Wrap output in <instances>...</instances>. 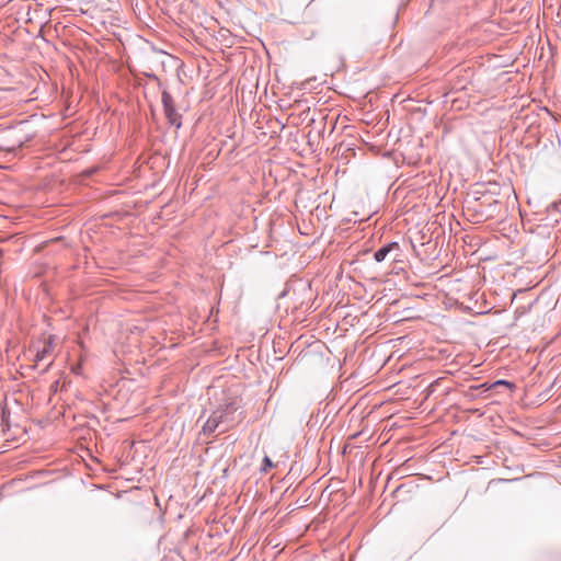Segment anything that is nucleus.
I'll list each match as a JSON object with an SVG mask.
<instances>
[{"label": "nucleus", "mask_w": 561, "mask_h": 561, "mask_svg": "<svg viewBox=\"0 0 561 561\" xmlns=\"http://www.w3.org/2000/svg\"><path fill=\"white\" fill-rule=\"evenodd\" d=\"M400 247L399 243L396 241L388 242L380 247L375 253L374 259L376 262L380 263L383 262L389 253L392 251H399Z\"/></svg>", "instance_id": "5"}, {"label": "nucleus", "mask_w": 561, "mask_h": 561, "mask_svg": "<svg viewBox=\"0 0 561 561\" xmlns=\"http://www.w3.org/2000/svg\"><path fill=\"white\" fill-rule=\"evenodd\" d=\"M534 302L535 301L530 302L528 305V307H525V306L517 307L515 309V319H519L520 317L525 316L529 311V309L534 305Z\"/></svg>", "instance_id": "8"}, {"label": "nucleus", "mask_w": 561, "mask_h": 561, "mask_svg": "<svg viewBox=\"0 0 561 561\" xmlns=\"http://www.w3.org/2000/svg\"><path fill=\"white\" fill-rule=\"evenodd\" d=\"M146 76L150 79L158 80V77L154 73H146Z\"/></svg>", "instance_id": "12"}, {"label": "nucleus", "mask_w": 561, "mask_h": 561, "mask_svg": "<svg viewBox=\"0 0 561 561\" xmlns=\"http://www.w3.org/2000/svg\"><path fill=\"white\" fill-rule=\"evenodd\" d=\"M9 420H10V411L7 409V407H1L0 408V424L3 427V432H5V430L10 427Z\"/></svg>", "instance_id": "6"}, {"label": "nucleus", "mask_w": 561, "mask_h": 561, "mask_svg": "<svg viewBox=\"0 0 561 561\" xmlns=\"http://www.w3.org/2000/svg\"><path fill=\"white\" fill-rule=\"evenodd\" d=\"M158 57H160V58H161V60H160L159 62H160V65H161L162 67H164V66H165V61H167V60H171V59H172V56H171V55H168V54H164V53H159V54H158Z\"/></svg>", "instance_id": "11"}, {"label": "nucleus", "mask_w": 561, "mask_h": 561, "mask_svg": "<svg viewBox=\"0 0 561 561\" xmlns=\"http://www.w3.org/2000/svg\"><path fill=\"white\" fill-rule=\"evenodd\" d=\"M239 409L238 401L233 400L215 410L217 414H221L220 421H222L224 431H229L240 422L242 412H239Z\"/></svg>", "instance_id": "2"}, {"label": "nucleus", "mask_w": 561, "mask_h": 561, "mask_svg": "<svg viewBox=\"0 0 561 561\" xmlns=\"http://www.w3.org/2000/svg\"><path fill=\"white\" fill-rule=\"evenodd\" d=\"M220 419L221 414H217L214 411L202 428L203 434L211 435L216 431H219V433H225L226 431L222 430V421H220Z\"/></svg>", "instance_id": "4"}, {"label": "nucleus", "mask_w": 561, "mask_h": 561, "mask_svg": "<svg viewBox=\"0 0 561 561\" xmlns=\"http://www.w3.org/2000/svg\"><path fill=\"white\" fill-rule=\"evenodd\" d=\"M161 102L169 124L174 126L176 129H180L182 127V115L178 113L175 101L167 90H163L161 93Z\"/></svg>", "instance_id": "3"}, {"label": "nucleus", "mask_w": 561, "mask_h": 561, "mask_svg": "<svg viewBox=\"0 0 561 561\" xmlns=\"http://www.w3.org/2000/svg\"><path fill=\"white\" fill-rule=\"evenodd\" d=\"M500 386H504L508 389L515 388V385L513 382L505 380V379H499V380L494 381L490 387H488V389L500 387Z\"/></svg>", "instance_id": "7"}, {"label": "nucleus", "mask_w": 561, "mask_h": 561, "mask_svg": "<svg viewBox=\"0 0 561 561\" xmlns=\"http://www.w3.org/2000/svg\"><path fill=\"white\" fill-rule=\"evenodd\" d=\"M274 467L273 461L268 456H265L262 461L261 472H267L271 468Z\"/></svg>", "instance_id": "9"}, {"label": "nucleus", "mask_w": 561, "mask_h": 561, "mask_svg": "<svg viewBox=\"0 0 561 561\" xmlns=\"http://www.w3.org/2000/svg\"><path fill=\"white\" fill-rule=\"evenodd\" d=\"M48 352H49V346H45L42 351H38L36 353L34 360L36 363H38L39 360H43L45 358V356L48 354Z\"/></svg>", "instance_id": "10"}, {"label": "nucleus", "mask_w": 561, "mask_h": 561, "mask_svg": "<svg viewBox=\"0 0 561 561\" xmlns=\"http://www.w3.org/2000/svg\"><path fill=\"white\" fill-rule=\"evenodd\" d=\"M497 193L491 190L473 191V202H468V209L473 210L479 214L481 217L492 218L495 217L500 211V203L496 199L495 195Z\"/></svg>", "instance_id": "1"}]
</instances>
